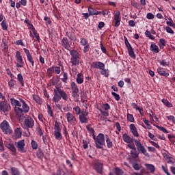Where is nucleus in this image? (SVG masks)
Masks as SVG:
<instances>
[{
	"label": "nucleus",
	"instance_id": "18",
	"mask_svg": "<svg viewBox=\"0 0 175 175\" xmlns=\"http://www.w3.org/2000/svg\"><path fill=\"white\" fill-rule=\"evenodd\" d=\"M157 72L159 73V75H160V76H163V77H167V76H169L168 70H166L165 68L162 67H159L157 68Z\"/></svg>",
	"mask_w": 175,
	"mask_h": 175
},
{
	"label": "nucleus",
	"instance_id": "19",
	"mask_svg": "<svg viewBox=\"0 0 175 175\" xmlns=\"http://www.w3.org/2000/svg\"><path fill=\"white\" fill-rule=\"evenodd\" d=\"M126 47L128 50V53L131 58L136 59V55H135V51H133V48H132V45H131V44H129L128 45H126Z\"/></svg>",
	"mask_w": 175,
	"mask_h": 175
},
{
	"label": "nucleus",
	"instance_id": "59",
	"mask_svg": "<svg viewBox=\"0 0 175 175\" xmlns=\"http://www.w3.org/2000/svg\"><path fill=\"white\" fill-rule=\"evenodd\" d=\"M36 40L38 42H40V37L39 36V33H38V31H36L34 32H33Z\"/></svg>",
	"mask_w": 175,
	"mask_h": 175
},
{
	"label": "nucleus",
	"instance_id": "5",
	"mask_svg": "<svg viewBox=\"0 0 175 175\" xmlns=\"http://www.w3.org/2000/svg\"><path fill=\"white\" fill-rule=\"evenodd\" d=\"M135 144L139 154H143L145 157H150V154L147 152V149L142 144L140 141L135 139Z\"/></svg>",
	"mask_w": 175,
	"mask_h": 175
},
{
	"label": "nucleus",
	"instance_id": "47",
	"mask_svg": "<svg viewBox=\"0 0 175 175\" xmlns=\"http://www.w3.org/2000/svg\"><path fill=\"white\" fill-rule=\"evenodd\" d=\"M15 58L16 61H18L20 59H23V56L21 55V52L17 51L16 52Z\"/></svg>",
	"mask_w": 175,
	"mask_h": 175
},
{
	"label": "nucleus",
	"instance_id": "1",
	"mask_svg": "<svg viewBox=\"0 0 175 175\" xmlns=\"http://www.w3.org/2000/svg\"><path fill=\"white\" fill-rule=\"evenodd\" d=\"M10 103L12 106H14V113L17 117H21L23 114L28 113L29 111V106L27 105V103L23 99L19 100L15 98H10Z\"/></svg>",
	"mask_w": 175,
	"mask_h": 175
},
{
	"label": "nucleus",
	"instance_id": "13",
	"mask_svg": "<svg viewBox=\"0 0 175 175\" xmlns=\"http://www.w3.org/2000/svg\"><path fill=\"white\" fill-rule=\"evenodd\" d=\"M94 169L98 174H103V163L96 161L94 163Z\"/></svg>",
	"mask_w": 175,
	"mask_h": 175
},
{
	"label": "nucleus",
	"instance_id": "58",
	"mask_svg": "<svg viewBox=\"0 0 175 175\" xmlns=\"http://www.w3.org/2000/svg\"><path fill=\"white\" fill-rule=\"evenodd\" d=\"M111 95L113 96H114L116 100H120V99H121V98L120 97V95L119 94H117V93L114 92H111Z\"/></svg>",
	"mask_w": 175,
	"mask_h": 175
},
{
	"label": "nucleus",
	"instance_id": "41",
	"mask_svg": "<svg viewBox=\"0 0 175 175\" xmlns=\"http://www.w3.org/2000/svg\"><path fill=\"white\" fill-rule=\"evenodd\" d=\"M159 62L161 66H169L170 65V62H166L165 59L159 60Z\"/></svg>",
	"mask_w": 175,
	"mask_h": 175
},
{
	"label": "nucleus",
	"instance_id": "39",
	"mask_svg": "<svg viewBox=\"0 0 175 175\" xmlns=\"http://www.w3.org/2000/svg\"><path fill=\"white\" fill-rule=\"evenodd\" d=\"M154 126H156V128H157L159 131L163 132V133H169V131H167V130H166V129H165V127L161 126L155 125V124H154Z\"/></svg>",
	"mask_w": 175,
	"mask_h": 175
},
{
	"label": "nucleus",
	"instance_id": "30",
	"mask_svg": "<svg viewBox=\"0 0 175 175\" xmlns=\"http://www.w3.org/2000/svg\"><path fill=\"white\" fill-rule=\"evenodd\" d=\"M70 87L72 90V92H79V88L75 82H71Z\"/></svg>",
	"mask_w": 175,
	"mask_h": 175
},
{
	"label": "nucleus",
	"instance_id": "9",
	"mask_svg": "<svg viewBox=\"0 0 175 175\" xmlns=\"http://www.w3.org/2000/svg\"><path fill=\"white\" fill-rule=\"evenodd\" d=\"M35 125V120L31 118H27L24 121L23 128L28 131L29 128H33Z\"/></svg>",
	"mask_w": 175,
	"mask_h": 175
},
{
	"label": "nucleus",
	"instance_id": "54",
	"mask_svg": "<svg viewBox=\"0 0 175 175\" xmlns=\"http://www.w3.org/2000/svg\"><path fill=\"white\" fill-rule=\"evenodd\" d=\"M165 29H166V32H167V33H171V35H174V31H173V29L170 27L167 26L165 27Z\"/></svg>",
	"mask_w": 175,
	"mask_h": 175
},
{
	"label": "nucleus",
	"instance_id": "23",
	"mask_svg": "<svg viewBox=\"0 0 175 175\" xmlns=\"http://www.w3.org/2000/svg\"><path fill=\"white\" fill-rule=\"evenodd\" d=\"M150 51H153V53H155V54H158V53H159V51H160L159 47L158 46V45H157L154 42H152L150 44Z\"/></svg>",
	"mask_w": 175,
	"mask_h": 175
},
{
	"label": "nucleus",
	"instance_id": "27",
	"mask_svg": "<svg viewBox=\"0 0 175 175\" xmlns=\"http://www.w3.org/2000/svg\"><path fill=\"white\" fill-rule=\"evenodd\" d=\"M17 81H18V83L21 85V87L25 86L24 77H23V75L21 73H19L17 75Z\"/></svg>",
	"mask_w": 175,
	"mask_h": 175
},
{
	"label": "nucleus",
	"instance_id": "33",
	"mask_svg": "<svg viewBox=\"0 0 175 175\" xmlns=\"http://www.w3.org/2000/svg\"><path fill=\"white\" fill-rule=\"evenodd\" d=\"M17 63L16 64V68H24V60L23 59H21L19 60L16 61Z\"/></svg>",
	"mask_w": 175,
	"mask_h": 175
},
{
	"label": "nucleus",
	"instance_id": "11",
	"mask_svg": "<svg viewBox=\"0 0 175 175\" xmlns=\"http://www.w3.org/2000/svg\"><path fill=\"white\" fill-rule=\"evenodd\" d=\"M66 118L68 124H70V125H72V126H75V125H76L77 122L76 120V116H75L72 113H67Z\"/></svg>",
	"mask_w": 175,
	"mask_h": 175
},
{
	"label": "nucleus",
	"instance_id": "24",
	"mask_svg": "<svg viewBox=\"0 0 175 175\" xmlns=\"http://www.w3.org/2000/svg\"><path fill=\"white\" fill-rule=\"evenodd\" d=\"M6 147L9 150H10V151L12 152V155H16V152L17 151V150L16 149V146H14V144H8L6 145Z\"/></svg>",
	"mask_w": 175,
	"mask_h": 175
},
{
	"label": "nucleus",
	"instance_id": "52",
	"mask_svg": "<svg viewBox=\"0 0 175 175\" xmlns=\"http://www.w3.org/2000/svg\"><path fill=\"white\" fill-rule=\"evenodd\" d=\"M143 122H144V124H146V125H147L148 129H152V126H151V124H150V122H148V120L147 119H142Z\"/></svg>",
	"mask_w": 175,
	"mask_h": 175
},
{
	"label": "nucleus",
	"instance_id": "29",
	"mask_svg": "<svg viewBox=\"0 0 175 175\" xmlns=\"http://www.w3.org/2000/svg\"><path fill=\"white\" fill-rule=\"evenodd\" d=\"M131 165L135 170H140L142 169V165L137 163L136 161L131 162Z\"/></svg>",
	"mask_w": 175,
	"mask_h": 175
},
{
	"label": "nucleus",
	"instance_id": "20",
	"mask_svg": "<svg viewBox=\"0 0 175 175\" xmlns=\"http://www.w3.org/2000/svg\"><path fill=\"white\" fill-rule=\"evenodd\" d=\"M123 142L128 143V144H132L133 143V138H131L128 134L124 133L122 135Z\"/></svg>",
	"mask_w": 175,
	"mask_h": 175
},
{
	"label": "nucleus",
	"instance_id": "49",
	"mask_svg": "<svg viewBox=\"0 0 175 175\" xmlns=\"http://www.w3.org/2000/svg\"><path fill=\"white\" fill-rule=\"evenodd\" d=\"M33 99L36 102L38 105H40V97L39 96L33 94Z\"/></svg>",
	"mask_w": 175,
	"mask_h": 175
},
{
	"label": "nucleus",
	"instance_id": "46",
	"mask_svg": "<svg viewBox=\"0 0 175 175\" xmlns=\"http://www.w3.org/2000/svg\"><path fill=\"white\" fill-rule=\"evenodd\" d=\"M73 110L75 111L77 116H80L81 114V109H80V107L77 106L73 108Z\"/></svg>",
	"mask_w": 175,
	"mask_h": 175
},
{
	"label": "nucleus",
	"instance_id": "32",
	"mask_svg": "<svg viewBox=\"0 0 175 175\" xmlns=\"http://www.w3.org/2000/svg\"><path fill=\"white\" fill-rule=\"evenodd\" d=\"M105 137H106L107 147L108 148H111L113 147V142H111V139H110V137H109V135H105Z\"/></svg>",
	"mask_w": 175,
	"mask_h": 175
},
{
	"label": "nucleus",
	"instance_id": "15",
	"mask_svg": "<svg viewBox=\"0 0 175 175\" xmlns=\"http://www.w3.org/2000/svg\"><path fill=\"white\" fill-rule=\"evenodd\" d=\"M15 146L16 148H18V151L20 152H25V150H24L25 147V141L24 139L15 142Z\"/></svg>",
	"mask_w": 175,
	"mask_h": 175
},
{
	"label": "nucleus",
	"instance_id": "36",
	"mask_svg": "<svg viewBox=\"0 0 175 175\" xmlns=\"http://www.w3.org/2000/svg\"><path fill=\"white\" fill-rule=\"evenodd\" d=\"M11 174L12 175H20V171H18V169L16 168L15 167H12Z\"/></svg>",
	"mask_w": 175,
	"mask_h": 175
},
{
	"label": "nucleus",
	"instance_id": "37",
	"mask_svg": "<svg viewBox=\"0 0 175 175\" xmlns=\"http://www.w3.org/2000/svg\"><path fill=\"white\" fill-rule=\"evenodd\" d=\"M72 95L75 102H79V98L80 97V95L79 94V92H72Z\"/></svg>",
	"mask_w": 175,
	"mask_h": 175
},
{
	"label": "nucleus",
	"instance_id": "28",
	"mask_svg": "<svg viewBox=\"0 0 175 175\" xmlns=\"http://www.w3.org/2000/svg\"><path fill=\"white\" fill-rule=\"evenodd\" d=\"M145 166H146L147 170H149V172H150V173H154L155 166L154 165L146 163Z\"/></svg>",
	"mask_w": 175,
	"mask_h": 175
},
{
	"label": "nucleus",
	"instance_id": "48",
	"mask_svg": "<svg viewBox=\"0 0 175 175\" xmlns=\"http://www.w3.org/2000/svg\"><path fill=\"white\" fill-rule=\"evenodd\" d=\"M127 120L129 121V122H135V118L133 117V115L127 113Z\"/></svg>",
	"mask_w": 175,
	"mask_h": 175
},
{
	"label": "nucleus",
	"instance_id": "10",
	"mask_svg": "<svg viewBox=\"0 0 175 175\" xmlns=\"http://www.w3.org/2000/svg\"><path fill=\"white\" fill-rule=\"evenodd\" d=\"M62 46L64 47L66 50H68V51H70V49H72V42L69 41L68 38L64 37L62 39Z\"/></svg>",
	"mask_w": 175,
	"mask_h": 175
},
{
	"label": "nucleus",
	"instance_id": "25",
	"mask_svg": "<svg viewBox=\"0 0 175 175\" xmlns=\"http://www.w3.org/2000/svg\"><path fill=\"white\" fill-rule=\"evenodd\" d=\"M62 129V125H61V122L55 121L54 125V132H61Z\"/></svg>",
	"mask_w": 175,
	"mask_h": 175
},
{
	"label": "nucleus",
	"instance_id": "12",
	"mask_svg": "<svg viewBox=\"0 0 175 175\" xmlns=\"http://www.w3.org/2000/svg\"><path fill=\"white\" fill-rule=\"evenodd\" d=\"M23 51L26 54L27 61L29 62V64H31V66L33 68L35 66V61H33V57H32V54H31V52H29V51L27 48H24Z\"/></svg>",
	"mask_w": 175,
	"mask_h": 175
},
{
	"label": "nucleus",
	"instance_id": "50",
	"mask_svg": "<svg viewBox=\"0 0 175 175\" xmlns=\"http://www.w3.org/2000/svg\"><path fill=\"white\" fill-rule=\"evenodd\" d=\"M115 173L116 175H122V174H124V171H122V170H121L118 167H116L115 169Z\"/></svg>",
	"mask_w": 175,
	"mask_h": 175
},
{
	"label": "nucleus",
	"instance_id": "63",
	"mask_svg": "<svg viewBox=\"0 0 175 175\" xmlns=\"http://www.w3.org/2000/svg\"><path fill=\"white\" fill-rule=\"evenodd\" d=\"M154 17V16L151 12H149L146 14V18H148V20H152Z\"/></svg>",
	"mask_w": 175,
	"mask_h": 175
},
{
	"label": "nucleus",
	"instance_id": "34",
	"mask_svg": "<svg viewBox=\"0 0 175 175\" xmlns=\"http://www.w3.org/2000/svg\"><path fill=\"white\" fill-rule=\"evenodd\" d=\"M1 28L3 31H8V23H6V18H4L1 22Z\"/></svg>",
	"mask_w": 175,
	"mask_h": 175
},
{
	"label": "nucleus",
	"instance_id": "8",
	"mask_svg": "<svg viewBox=\"0 0 175 175\" xmlns=\"http://www.w3.org/2000/svg\"><path fill=\"white\" fill-rule=\"evenodd\" d=\"M53 73L55 75H59L61 73V67L59 66H51L47 69V75L49 77L53 76Z\"/></svg>",
	"mask_w": 175,
	"mask_h": 175
},
{
	"label": "nucleus",
	"instance_id": "31",
	"mask_svg": "<svg viewBox=\"0 0 175 175\" xmlns=\"http://www.w3.org/2000/svg\"><path fill=\"white\" fill-rule=\"evenodd\" d=\"M54 137L56 140H62V134L61 131H54Z\"/></svg>",
	"mask_w": 175,
	"mask_h": 175
},
{
	"label": "nucleus",
	"instance_id": "62",
	"mask_svg": "<svg viewBox=\"0 0 175 175\" xmlns=\"http://www.w3.org/2000/svg\"><path fill=\"white\" fill-rule=\"evenodd\" d=\"M14 132H15L16 135H17L18 136H20V135H21L23 133L21 132V129L18 128V127L15 129Z\"/></svg>",
	"mask_w": 175,
	"mask_h": 175
},
{
	"label": "nucleus",
	"instance_id": "60",
	"mask_svg": "<svg viewBox=\"0 0 175 175\" xmlns=\"http://www.w3.org/2000/svg\"><path fill=\"white\" fill-rule=\"evenodd\" d=\"M37 157H38V158H40V159H42V158H43V157H44V153H43V152H42V150H38V151L37 152Z\"/></svg>",
	"mask_w": 175,
	"mask_h": 175
},
{
	"label": "nucleus",
	"instance_id": "38",
	"mask_svg": "<svg viewBox=\"0 0 175 175\" xmlns=\"http://www.w3.org/2000/svg\"><path fill=\"white\" fill-rule=\"evenodd\" d=\"M145 36L146 38H149V39H151V40H154L155 39V36L151 35V31L146 30L145 32Z\"/></svg>",
	"mask_w": 175,
	"mask_h": 175
},
{
	"label": "nucleus",
	"instance_id": "21",
	"mask_svg": "<svg viewBox=\"0 0 175 175\" xmlns=\"http://www.w3.org/2000/svg\"><path fill=\"white\" fill-rule=\"evenodd\" d=\"M130 131L131 133H133V136L135 137H139V133H137V129H136V126L134 124H130Z\"/></svg>",
	"mask_w": 175,
	"mask_h": 175
},
{
	"label": "nucleus",
	"instance_id": "7",
	"mask_svg": "<svg viewBox=\"0 0 175 175\" xmlns=\"http://www.w3.org/2000/svg\"><path fill=\"white\" fill-rule=\"evenodd\" d=\"M0 128L1 131H3L4 133H5V135H10V133L13 132V131L10 129L9 122H8V121L6 120H3V122L0 124Z\"/></svg>",
	"mask_w": 175,
	"mask_h": 175
},
{
	"label": "nucleus",
	"instance_id": "35",
	"mask_svg": "<svg viewBox=\"0 0 175 175\" xmlns=\"http://www.w3.org/2000/svg\"><path fill=\"white\" fill-rule=\"evenodd\" d=\"M161 102L163 103V105H165V106H166L167 107H173V104L170 103V102H169V100L163 98L161 100Z\"/></svg>",
	"mask_w": 175,
	"mask_h": 175
},
{
	"label": "nucleus",
	"instance_id": "44",
	"mask_svg": "<svg viewBox=\"0 0 175 175\" xmlns=\"http://www.w3.org/2000/svg\"><path fill=\"white\" fill-rule=\"evenodd\" d=\"M68 73L63 72V78H62V81H63V83H68Z\"/></svg>",
	"mask_w": 175,
	"mask_h": 175
},
{
	"label": "nucleus",
	"instance_id": "3",
	"mask_svg": "<svg viewBox=\"0 0 175 175\" xmlns=\"http://www.w3.org/2000/svg\"><path fill=\"white\" fill-rule=\"evenodd\" d=\"M53 92L54 96L53 100L55 102V103H58V102H59V100L62 99L66 102L68 100V99H69V96L68 94H66V92L58 86L55 87V89H54Z\"/></svg>",
	"mask_w": 175,
	"mask_h": 175
},
{
	"label": "nucleus",
	"instance_id": "55",
	"mask_svg": "<svg viewBox=\"0 0 175 175\" xmlns=\"http://www.w3.org/2000/svg\"><path fill=\"white\" fill-rule=\"evenodd\" d=\"M148 137L152 140H154V142H158V139L155 137V135H154V134L151 133L150 132H148Z\"/></svg>",
	"mask_w": 175,
	"mask_h": 175
},
{
	"label": "nucleus",
	"instance_id": "43",
	"mask_svg": "<svg viewBox=\"0 0 175 175\" xmlns=\"http://www.w3.org/2000/svg\"><path fill=\"white\" fill-rule=\"evenodd\" d=\"M16 80L12 79L10 81L8 82V85L10 88H14V86L16 85Z\"/></svg>",
	"mask_w": 175,
	"mask_h": 175
},
{
	"label": "nucleus",
	"instance_id": "4",
	"mask_svg": "<svg viewBox=\"0 0 175 175\" xmlns=\"http://www.w3.org/2000/svg\"><path fill=\"white\" fill-rule=\"evenodd\" d=\"M70 55H71L70 63L72 64V66L80 65V53L79 51L76 49L70 50Z\"/></svg>",
	"mask_w": 175,
	"mask_h": 175
},
{
	"label": "nucleus",
	"instance_id": "22",
	"mask_svg": "<svg viewBox=\"0 0 175 175\" xmlns=\"http://www.w3.org/2000/svg\"><path fill=\"white\" fill-rule=\"evenodd\" d=\"M88 10L89 12V14L90 16H98V14H100V12L94 9L92 7L89 6L88 8Z\"/></svg>",
	"mask_w": 175,
	"mask_h": 175
},
{
	"label": "nucleus",
	"instance_id": "6",
	"mask_svg": "<svg viewBox=\"0 0 175 175\" xmlns=\"http://www.w3.org/2000/svg\"><path fill=\"white\" fill-rule=\"evenodd\" d=\"M88 114H90V113L87 109H83L81 110V113L79 116L81 124H88V118H87L88 117Z\"/></svg>",
	"mask_w": 175,
	"mask_h": 175
},
{
	"label": "nucleus",
	"instance_id": "40",
	"mask_svg": "<svg viewBox=\"0 0 175 175\" xmlns=\"http://www.w3.org/2000/svg\"><path fill=\"white\" fill-rule=\"evenodd\" d=\"M100 75H102L103 76H105V77H109V70L107 69H105V68L103 69L100 70Z\"/></svg>",
	"mask_w": 175,
	"mask_h": 175
},
{
	"label": "nucleus",
	"instance_id": "61",
	"mask_svg": "<svg viewBox=\"0 0 175 175\" xmlns=\"http://www.w3.org/2000/svg\"><path fill=\"white\" fill-rule=\"evenodd\" d=\"M66 35L70 40H75V37H73V34L72 33L66 32Z\"/></svg>",
	"mask_w": 175,
	"mask_h": 175
},
{
	"label": "nucleus",
	"instance_id": "56",
	"mask_svg": "<svg viewBox=\"0 0 175 175\" xmlns=\"http://www.w3.org/2000/svg\"><path fill=\"white\" fill-rule=\"evenodd\" d=\"M159 46H166V40L163 38H161L159 41Z\"/></svg>",
	"mask_w": 175,
	"mask_h": 175
},
{
	"label": "nucleus",
	"instance_id": "16",
	"mask_svg": "<svg viewBox=\"0 0 175 175\" xmlns=\"http://www.w3.org/2000/svg\"><path fill=\"white\" fill-rule=\"evenodd\" d=\"M115 27L118 28L120 27V24L121 23V12L120 11L116 12L114 16Z\"/></svg>",
	"mask_w": 175,
	"mask_h": 175
},
{
	"label": "nucleus",
	"instance_id": "53",
	"mask_svg": "<svg viewBox=\"0 0 175 175\" xmlns=\"http://www.w3.org/2000/svg\"><path fill=\"white\" fill-rule=\"evenodd\" d=\"M31 147L33 148V150H38V142L32 140L31 141Z\"/></svg>",
	"mask_w": 175,
	"mask_h": 175
},
{
	"label": "nucleus",
	"instance_id": "2",
	"mask_svg": "<svg viewBox=\"0 0 175 175\" xmlns=\"http://www.w3.org/2000/svg\"><path fill=\"white\" fill-rule=\"evenodd\" d=\"M86 129L88 131L90 135H92L93 139L95 143V147L98 150H103V146L106 145L105 142V134L99 133L98 136H95V130L91 127V124H88L86 126Z\"/></svg>",
	"mask_w": 175,
	"mask_h": 175
},
{
	"label": "nucleus",
	"instance_id": "17",
	"mask_svg": "<svg viewBox=\"0 0 175 175\" xmlns=\"http://www.w3.org/2000/svg\"><path fill=\"white\" fill-rule=\"evenodd\" d=\"M91 68L94 69H103L105 68V64L101 62H93L91 64Z\"/></svg>",
	"mask_w": 175,
	"mask_h": 175
},
{
	"label": "nucleus",
	"instance_id": "64",
	"mask_svg": "<svg viewBox=\"0 0 175 175\" xmlns=\"http://www.w3.org/2000/svg\"><path fill=\"white\" fill-rule=\"evenodd\" d=\"M167 120H170V121H172V122L174 124L175 123V118H174V116H172V115L168 116H167Z\"/></svg>",
	"mask_w": 175,
	"mask_h": 175
},
{
	"label": "nucleus",
	"instance_id": "42",
	"mask_svg": "<svg viewBox=\"0 0 175 175\" xmlns=\"http://www.w3.org/2000/svg\"><path fill=\"white\" fill-rule=\"evenodd\" d=\"M139 153L137 152V151H136V150L131 151V155L132 158H134V159L139 158Z\"/></svg>",
	"mask_w": 175,
	"mask_h": 175
},
{
	"label": "nucleus",
	"instance_id": "14",
	"mask_svg": "<svg viewBox=\"0 0 175 175\" xmlns=\"http://www.w3.org/2000/svg\"><path fill=\"white\" fill-rule=\"evenodd\" d=\"M11 109L10 105L5 101H0V110L3 113H8Z\"/></svg>",
	"mask_w": 175,
	"mask_h": 175
},
{
	"label": "nucleus",
	"instance_id": "57",
	"mask_svg": "<svg viewBox=\"0 0 175 175\" xmlns=\"http://www.w3.org/2000/svg\"><path fill=\"white\" fill-rule=\"evenodd\" d=\"M162 170H163L164 173L167 175H171L170 173H169V170H167V167L165 165L161 166Z\"/></svg>",
	"mask_w": 175,
	"mask_h": 175
},
{
	"label": "nucleus",
	"instance_id": "45",
	"mask_svg": "<svg viewBox=\"0 0 175 175\" xmlns=\"http://www.w3.org/2000/svg\"><path fill=\"white\" fill-rule=\"evenodd\" d=\"M47 106V113L50 117H53V109H51V106L50 105L46 104Z\"/></svg>",
	"mask_w": 175,
	"mask_h": 175
},
{
	"label": "nucleus",
	"instance_id": "26",
	"mask_svg": "<svg viewBox=\"0 0 175 175\" xmlns=\"http://www.w3.org/2000/svg\"><path fill=\"white\" fill-rule=\"evenodd\" d=\"M77 84H83L84 83V75L81 73H78L76 79Z\"/></svg>",
	"mask_w": 175,
	"mask_h": 175
},
{
	"label": "nucleus",
	"instance_id": "51",
	"mask_svg": "<svg viewBox=\"0 0 175 175\" xmlns=\"http://www.w3.org/2000/svg\"><path fill=\"white\" fill-rule=\"evenodd\" d=\"M80 43L81 46H87L88 44V41L87 40V39L83 38H81Z\"/></svg>",
	"mask_w": 175,
	"mask_h": 175
}]
</instances>
